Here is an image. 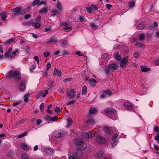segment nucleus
<instances>
[{
	"label": "nucleus",
	"instance_id": "nucleus-1",
	"mask_svg": "<svg viewBox=\"0 0 159 159\" xmlns=\"http://www.w3.org/2000/svg\"><path fill=\"white\" fill-rule=\"evenodd\" d=\"M7 77L9 78H13L16 81L20 80L21 77L20 74L15 70H10Z\"/></svg>",
	"mask_w": 159,
	"mask_h": 159
},
{
	"label": "nucleus",
	"instance_id": "nucleus-21",
	"mask_svg": "<svg viewBox=\"0 0 159 159\" xmlns=\"http://www.w3.org/2000/svg\"><path fill=\"white\" fill-rule=\"evenodd\" d=\"M1 18L2 20L5 21L6 20V13L5 12H2L0 14Z\"/></svg>",
	"mask_w": 159,
	"mask_h": 159
},
{
	"label": "nucleus",
	"instance_id": "nucleus-36",
	"mask_svg": "<svg viewBox=\"0 0 159 159\" xmlns=\"http://www.w3.org/2000/svg\"><path fill=\"white\" fill-rule=\"evenodd\" d=\"M36 67V65L35 63L33 64L31 66V68L30 69V70L31 73L33 72V70Z\"/></svg>",
	"mask_w": 159,
	"mask_h": 159
},
{
	"label": "nucleus",
	"instance_id": "nucleus-10",
	"mask_svg": "<svg viewBox=\"0 0 159 159\" xmlns=\"http://www.w3.org/2000/svg\"><path fill=\"white\" fill-rule=\"evenodd\" d=\"M118 136V134H115L112 137V140L114 142L113 143H111V144H113L112 146L113 147H114L116 145L118 142V140L117 139H116Z\"/></svg>",
	"mask_w": 159,
	"mask_h": 159
},
{
	"label": "nucleus",
	"instance_id": "nucleus-26",
	"mask_svg": "<svg viewBox=\"0 0 159 159\" xmlns=\"http://www.w3.org/2000/svg\"><path fill=\"white\" fill-rule=\"evenodd\" d=\"M48 8H42L39 10V13H46L48 11Z\"/></svg>",
	"mask_w": 159,
	"mask_h": 159
},
{
	"label": "nucleus",
	"instance_id": "nucleus-9",
	"mask_svg": "<svg viewBox=\"0 0 159 159\" xmlns=\"http://www.w3.org/2000/svg\"><path fill=\"white\" fill-rule=\"evenodd\" d=\"M12 50V48H10L9 49L8 51L6 52L5 54V56L6 58H9V57L11 58L13 56L12 55H11Z\"/></svg>",
	"mask_w": 159,
	"mask_h": 159
},
{
	"label": "nucleus",
	"instance_id": "nucleus-42",
	"mask_svg": "<svg viewBox=\"0 0 159 159\" xmlns=\"http://www.w3.org/2000/svg\"><path fill=\"white\" fill-rule=\"evenodd\" d=\"M135 46L139 47H143L144 46V45L140 43H137L135 44Z\"/></svg>",
	"mask_w": 159,
	"mask_h": 159
},
{
	"label": "nucleus",
	"instance_id": "nucleus-61",
	"mask_svg": "<svg viewBox=\"0 0 159 159\" xmlns=\"http://www.w3.org/2000/svg\"><path fill=\"white\" fill-rule=\"evenodd\" d=\"M72 79L71 78H66L64 80V82H66L67 81H70Z\"/></svg>",
	"mask_w": 159,
	"mask_h": 159
},
{
	"label": "nucleus",
	"instance_id": "nucleus-43",
	"mask_svg": "<svg viewBox=\"0 0 159 159\" xmlns=\"http://www.w3.org/2000/svg\"><path fill=\"white\" fill-rule=\"evenodd\" d=\"M145 38V34H141L139 36V39L140 41L143 40Z\"/></svg>",
	"mask_w": 159,
	"mask_h": 159
},
{
	"label": "nucleus",
	"instance_id": "nucleus-14",
	"mask_svg": "<svg viewBox=\"0 0 159 159\" xmlns=\"http://www.w3.org/2000/svg\"><path fill=\"white\" fill-rule=\"evenodd\" d=\"M113 56L116 61H119L121 60V57L119 54V52H115L113 54Z\"/></svg>",
	"mask_w": 159,
	"mask_h": 159
},
{
	"label": "nucleus",
	"instance_id": "nucleus-17",
	"mask_svg": "<svg viewBox=\"0 0 159 159\" xmlns=\"http://www.w3.org/2000/svg\"><path fill=\"white\" fill-rule=\"evenodd\" d=\"M125 108L127 109H130L132 107L131 104L128 102H126L124 103Z\"/></svg>",
	"mask_w": 159,
	"mask_h": 159
},
{
	"label": "nucleus",
	"instance_id": "nucleus-29",
	"mask_svg": "<svg viewBox=\"0 0 159 159\" xmlns=\"http://www.w3.org/2000/svg\"><path fill=\"white\" fill-rule=\"evenodd\" d=\"M30 93L25 94L24 96V101L25 102H27L28 101V97H30Z\"/></svg>",
	"mask_w": 159,
	"mask_h": 159
},
{
	"label": "nucleus",
	"instance_id": "nucleus-62",
	"mask_svg": "<svg viewBox=\"0 0 159 159\" xmlns=\"http://www.w3.org/2000/svg\"><path fill=\"white\" fill-rule=\"evenodd\" d=\"M90 25L93 27V29H97V26L95 25L93 23H91L90 24Z\"/></svg>",
	"mask_w": 159,
	"mask_h": 159
},
{
	"label": "nucleus",
	"instance_id": "nucleus-25",
	"mask_svg": "<svg viewBox=\"0 0 159 159\" xmlns=\"http://www.w3.org/2000/svg\"><path fill=\"white\" fill-rule=\"evenodd\" d=\"M87 89V87L86 86L84 85L83 87L82 91V95H84L86 94Z\"/></svg>",
	"mask_w": 159,
	"mask_h": 159
},
{
	"label": "nucleus",
	"instance_id": "nucleus-5",
	"mask_svg": "<svg viewBox=\"0 0 159 159\" xmlns=\"http://www.w3.org/2000/svg\"><path fill=\"white\" fill-rule=\"evenodd\" d=\"M129 57L127 56L121 60L120 63V66L122 68H125L126 66L128 64L129 62L128 61Z\"/></svg>",
	"mask_w": 159,
	"mask_h": 159
},
{
	"label": "nucleus",
	"instance_id": "nucleus-15",
	"mask_svg": "<svg viewBox=\"0 0 159 159\" xmlns=\"http://www.w3.org/2000/svg\"><path fill=\"white\" fill-rule=\"evenodd\" d=\"M96 82L97 81L95 79L91 78L90 79L88 83L91 86L94 87L95 86Z\"/></svg>",
	"mask_w": 159,
	"mask_h": 159
},
{
	"label": "nucleus",
	"instance_id": "nucleus-22",
	"mask_svg": "<svg viewBox=\"0 0 159 159\" xmlns=\"http://www.w3.org/2000/svg\"><path fill=\"white\" fill-rule=\"evenodd\" d=\"M45 152L48 155H51L52 154V149L50 148H46L45 149Z\"/></svg>",
	"mask_w": 159,
	"mask_h": 159
},
{
	"label": "nucleus",
	"instance_id": "nucleus-59",
	"mask_svg": "<svg viewBox=\"0 0 159 159\" xmlns=\"http://www.w3.org/2000/svg\"><path fill=\"white\" fill-rule=\"evenodd\" d=\"M154 139L157 141H159V133H157L156 136H155Z\"/></svg>",
	"mask_w": 159,
	"mask_h": 159
},
{
	"label": "nucleus",
	"instance_id": "nucleus-32",
	"mask_svg": "<svg viewBox=\"0 0 159 159\" xmlns=\"http://www.w3.org/2000/svg\"><path fill=\"white\" fill-rule=\"evenodd\" d=\"M28 134V131H25L24 133L19 135L17 137V138H21L25 136L26 135H27Z\"/></svg>",
	"mask_w": 159,
	"mask_h": 159
},
{
	"label": "nucleus",
	"instance_id": "nucleus-50",
	"mask_svg": "<svg viewBox=\"0 0 159 159\" xmlns=\"http://www.w3.org/2000/svg\"><path fill=\"white\" fill-rule=\"evenodd\" d=\"M133 56L135 58H137L139 57V54L138 52H136L133 54Z\"/></svg>",
	"mask_w": 159,
	"mask_h": 159
},
{
	"label": "nucleus",
	"instance_id": "nucleus-56",
	"mask_svg": "<svg viewBox=\"0 0 159 159\" xmlns=\"http://www.w3.org/2000/svg\"><path fill=\"white\" fill-rule=\"evenodd\" d=\"M135 3L134 2H130L129 3V6L130 7H134Z\"/></svg>",
	"mask_w": 159,
	"mask_h": 159
},
{
	"label": "nucleus",
	"instance_id": "nucleus-45",
	"mask_svg": "<svg viewBox=\"0 0 159 159\" xmlns=\"http://www.w3.org/2000/svg\"><path fill=\"white\" fill-rule=\"evenodd\" d=\"M34 27L36 28H39L41 27V24L39 22H35L34 24Z\"/></svg>",
	"mask_w": 159,
	"mask_h": 159
},
{
	"label": "nucleus",
	"instance_id": "nucleus-8",
	"mask_svg": "<svg viewBox=\"0 0 159 159\" xmlns=\"http://www.w3.org/2000/svg\"><path fill=\"white\" fill-rule=\"evenodd\" d=\"M96 141L98 143L103 144L105 142V139L103 137L98 135L96 137Z\"/></svg>",
	"mask_w": 159,
	"mask_h": 159
},
{
	"label": "nucleus",
	"instance_id": "nucleus-16",
	"mask_svg": "<svg viewBox=\"0 0 159 159\" xmlns=\"http://www.w3.org/2000/svg\"><path fill=\"white\" fill-rule=\"evenodd\" d=\"M26 87L25 81H21L20 84V90L24 91Z\"/></svg>",
	"mask_w": 159,
	"mask_h": 159
},
{
	"label": "nucleus",
	"instance_id": "nucleus-2",
	"mask_svg": "<svg viewBox=\"0 0 159 159\" xmlns=\"http://www.w3.org/2000/svg\"><path fill=\"white\" fill-rule=\"evenodd\" d=\"M117 69V65L114 63H112L109 65L107 68L105 69L104 71L107 75L111 72H113Z\"/></svg>",
	"mask_w": 159,
	"mask_h": 159
},
{
	"label": "nucleus",
	"instance_id": "nucleus-53",
	"mask_svg": "<svg viewBox=\"0 0 159 159\" xmlns=\"http://www.w3.org/2000/svg\"><path fill=\"white\" fill-rule=\"evenodd\" d=\"M22 101L20 100V101H17L16 102H15V103H14L13 104V106H16L18 104H19L21 103Z\"/></svg>",
	"mask_w": 159,
	"mask_h": 159
},
{
	"label": "nucleus",
	"instance_id": "nucleus-37",
	"mask_svg": "<svg viewBox=\"0 0 159 159\" xmlns=\"http://www.w3.org/2000/svg\"><path fill=\"white\" fill-rule=\"evenodd\" d=\"M141 68L142 69V71L143 72H147L148 70L149 69L146 67L145 66H141Z\"/></svg>",
	"mask_w": 159,
	"mask_h": 159
},
{
	"label": "nucleus",
	"instance_id": "nucleus-63",
	"mask_svg": "<svg viewBox=\"0 0 159 159\" xmlns=\"http://www.w3.org/2000/svg\"><path fill=\"white\" fill-rule=\"evenodd\" d=\"M55 111L56 112H59L60 111V109L58 107H56L55 109Z\"/></svg>",
	"mask_w": 159,
	"mask_h": 159
},
{
	"label": "nucleus",
	"instance_id": "nucleus-58",
	"mask_svg": "<svg viewBox=\"0 0 159 159\" xmlns=\"http://www.w3.org/2000/svg\"><path fill=\"white\" fill-rule=\"evenodd\" d=\"M23 122V120H21L18 121L16 123V125H19Z\"/></svg>",
	"mask_w": 159,
	"mask_h": 159
},
{
	"label": "nucleus",
	"instance_id": "nucleus-33",
	"mask_svg": "<svg viewBox=\"0 0 159 159\" xmlns=\"http://www.w3.org/2000/svg\"><path fill=\"white\" fill-rule=\"evenodd\" d=\"M61 43L63 45L66 46H69L70 45L68 44V40H62L61 41Z\"/></svg>",
	"mask_w": 159,
	"mask_h": 159
},
{
	"label": "nucleus",
	"instance_id": "nucleus-18",
	"mask_svg": "<svg viewBox=\"0 0 159 159\" xmlns=\"http://www.w3.org/2000/svg\"><path fill=\"white\" fill-rule=\"evenodd\" d=\"M54 74L55 75H58L60 77L61 75V72L60 70L54 68Z\"/></svg>",
	"mask_w": 159,
	"mask_h": 159
},
{
	"label": "nucleus",
	"instance_id": "nucleus-11",
	"mask_svg": "<svg viewBox=\"0 0 159 159\" xmlns=\"http://www.w3.org/2000/svg\"><path fill=\"white\" fill-rule=\"evenodd\" d=\"M67 97H69L70 98H74L75 96V90L74 89H72L70 91V93L66 92Z\"/></svg>",
	"mask_w": 159,
	"mask_h": 159
},
{
	"label": "nucleus",
	"instance_id": "nucleus-31",
	"mask_svg": "<svg viewBox=\"0 0 159 159\" xmlns=\"http://www.w3.org/2000/svg\"><path fill=\"white\" fill-rule=\"evenodd\" d=\"M21 148L24 150L28 151L29 150V149L27 145L26 144H23L21 145Z\"/></svg>",
	"mask_w": 159,
	"mask_h": 159
},
{
	"label": "nucleus",
	"instance_id": "nucleus-3",
	"mask_svg": "<svg viewBox=\"0 0 159 159\" xmlns=\"http://www.w3.org/2000/svg\"><path fill=\"white\" fill-rule=\"evenodd\" d=\"M22 7H16L11 10V11L14 12H16V15L19 16L20 15L24 14L25 13V10H22Z\"/></svg>",
	"mask_w": 159,
	"mask_h": 159
},
{
	"label": "nucleus",
	"instance_id": "nucleus-35",
	"mask_svg": "<svg viewBox=\"0 0 159 159\" xmlns=\"http://www.w3.org/2000/svg\"><path fill=\"white\" fill-rule=\"evenodd\" d=\"M88 138H91L95 135V134L94 132H89L88 133Z\"/></svg>",
	"mask_w": 159,
	"mask_h": 159
},
{
	"label": "nucleus",
	"instance_id": "nucleus-13",
	"mask_svg": "<svg viewBox=\"0 0 159 159\" xmlns=\"http://www.w3.org/2000/svg\"><path fill=\"white\" fill-rule=\"evenodd\" d=\"M54 136L56 138L61 137L64 136V133L59 131H56L54 133Z\"/></svg>",
	"mask_w": 159,
	"mask_h": 159
},
{
	"label": "nucleus",
	"instance_id": "nucleus-48",
	"mask_svg": "<svg viewBox=\"0 0 159 159\" xmlns=\"http://www.w3.org/2000/svg\"><path fill=\"white\" fill-rule=\"evenodd\" d=\"M43 55L45 57H47L50 55V53L49 52H45L43 53Z\"/></svg>",
	"mask_w": 159,
	"mask_h": 159
},
{
	"label": "nucleus",
	"instance_id": "nucleus-44",
	"mask_svg": "<svg viewBox=\"0 0 159 159\" xmlns=\"http://www.w3.org/2000/svg\"><path fill=\"white\" fill-rule=\"evenodd\" d=\"M39 0H35L33 2L32 5L33 6H35V5L39 4Z\"/></svg>",
	"mask_w": 159,
	"mask_h": 159
},
{
	"label": "nucleus",
	"instance_id": "nucleus-28",
	"mask_svg": "<svg viewBox=\"0 0 159 159\" xmlns=\"http://www.w3.org/2000/svg\"><path fill=\"white\" fill-rule=\"evenodd\" d=\"M48 91L47 90H46L45 91H43L41 92L40 93L41 96L44 97H46L47 94H48Z\"/></svg>",
	"mask_w": 159,
	"mask_h": 159
},
{
	"label": "nucleus",
	"instance_id": "nucleus-6",
	"mask_svg": "<svg viewBox=\"0 0 159 159\" xmlns=\"http://www.w3.org/2000/svg\"><path fill=\"white\" fill-rule=\"evenodd\" d=\"M76 146L77 147H79V148L82 150H85L86 147V145L82 139H80L78 141Z\"/></svg>",
	"mask_w": 159,
	"mask_h": 159
},
{
	"label": "nucleus",
	"instance_id": "nucleus-46",
	"mask_svg": "<svg viewBox=\"0 0 159 159\" xmlns=\"http://www.w3.org/2000/svg\"><path fill=\"white\" fill-rule=\"evenodd\" d=\"M86 10L87 12L89 13H91L92 8L90 7H86Z\"/></svg>",
	"mask_w": 159,
	"mask_h": 159
},
{
	"label": "nucleus",
	"instance_id": "nucleus-41",
	"mask_svg": "<svg viewBox=\"0 0 159 159\" xmlns=\"http://www.w3.org/2000/svg\"><path fill=\"white\" fill-rule=\"evenodd\" d=\"M44 119L45 120H47L48 122H49L50 121H51V120L50 119H51V117H50V116H45L44 117Z\"/></svg>",
	"mask_w": 159,
	"mask_h": 159
},
{
	"label": "nucleus",
	"instance_id": "nucleus-19",
	"mask_svg": "<svg viewBox=\"0 0 159 159\" xmlns=\"http://www.w3.org/2000/svg\"><path fill=\"white\" fill-rule=\"evenodd\" d=\"M104 153V152L102 150H100L99 151H98L96 155V158H101V157L102 156L103 154Z\"/></svg>",
	"mask_w": 159,
	"mask_h": 159
},
{
	"label": "nucleus",
	"instance_id": "nucleus-20",
	"mask_svg": "<svg viewBox=\"0 0 159 159\" xmlns=\"http://www.w3.org/2000/svg\"><path fill=\"white\" fill-rule=\"evenodd\" d=\"M51 13H52V15H51V16L52 17H54L56 15V14H59L60 12L58 10L55 9L54 10H52L51 11Z\"/></svg>",
	"mask_w": 159,
	"mask_h": 159
},
{
	"label": "nucleus",
	"instance_id": "nucleus-24",
	"mask_svg": "<svg viewBox=\"0 0 159 159\" xmlns=\"http://www.w3.org/2000/svg\"><path fill=\"white\" fill-rule=\"evenodd\" d=\"M114 110L111 108H108L106 109L104 111V112L105 113L109 114H112L114 113Z\"/></svg>",
	"mask_w": 159,
	"mask_h": 159
},
{
	"label": "nucleus",
	"instance_id": "nucleus-47",
	"mask_svg": "<svg viewBox=\"0 0 159 159\" xmlns=\"http://www.w3.org/2000/svg\"><path fill=\"white\" fill-rule=\"evenodd\" d=\"M103 92L106 94H107L109 95H110L111 94V91L110 90H107L105 91H103Z\"/></svg>",
	"mask_w": 159,
	"mask_h": 159
},
{
	"label": "nucleus",
	"instance_id": "nucleus-57",
	"mask_svg": "<svg viewBox=\"0 0 159 159\" xmlns=\"http://www.w3.org/2000/svg\"><path fill=\"white\" fill-rule=\"evenodd\" d=\"M42 122V120L40 119H37L36 120L37 125H39Z\"/></svg>",
	"mask_w": 159,
	"mask_h": 159
},
{
	"label": "nucleus",
	"instance_id": "nucleus-38",
	"mask_svg": "<svg viewBox=\"0 0 159 159\" xmlns=\"http://www.w3.org/2000/svg\"><path fill=\"white\" fill-rule=\"evenodd\" d=\"M64 29L66 32H69L72 29V27L71 26H68L64 28Z\"/></svg>",
	"mask_w": 159,
	"mask_h": 159
},
{
	"label": "nucleus",
	"instance_id": "nucleus-39",
	"mask_svg": "<svg viewBox=\"0 0 159 159\" xmlns=\"http://www.w3.org/2000/svg\"><path fill=\"white\" fill-rule=\"evenodd\" d=\"M57 42L58 40L57 39L55 38H52L49 40V42L50 43Z\"/></svg>",
	"mask_w": 159,
	"mask_h": 159
},
{
	"label": "nucleus",
	"instance_id": "nucleus-49",
	"mask_svg": "<svg viewBox=\"0 0 159 159\" xmlns=\"http://www.w3.org/2000/svg\"><path fill=\"white\" fill-rule=\"evenodd\" d=\"M154 130L156 132H159V126L157 125L155 126Z\"/></svg>",
	"mask_w": 159,
	"mask_h": 159
},
{
	"label": "nucleus",
	"instance_id": "nucleus-4",
	"mask_svg": "<svg viewBox=\"0 0 159 159\" xmlns=\"http://www.w3.org/2000/svg\"><path fill=\"white\" fill-rule=\"evenodd\" d=\"M82 149L80 148H77L75 149L73 152V154L76 157L80 158L82 157L83 155V152Z\"/></svg>",
	"mask_w": 159,
	"mask_h": 159
},
{
	"label": "nucleus",
	"instance_id": "nucleus-64",
	"mask_svg": "<svg viewBox=\"0 0 159 159\" xmlns=\"http://www.w3.org/2000/svg\"><path fill=\"white\" fill-rule=\"evenodd\" d=\"M112 7V5L110 4H107L106 5V7L108 10H110Z\"/></svg>",
	"mask_w": 159,
	"mask_h": 159
},
{
	"label": "nucleus",
	"instance_id": "nucleus-60",
	"mask_svg": "<svg viewBox=\"0 0 159 159\" xmlns=\"http://www.w3.org/2000/svg\"><path fill=\"white\" fill-rule=\"evenodd\" d=\"M44 103H42L40 106V108L42 111H43V110Z\"/></svg>",
	"mask_w": 159,
	"mask_h": 159
},
{
	"label": "nucleus",
	"instance_id": "nucleus-52",
	"mask_svg": "<svg viewBox=\"0 0 159 159\" xmlns=\"http://www.w3.org/2000/svg\"><path fill=\"white\" fill-rule=\"evenodd\" d=\"M47 3L46 2L44 1H40L39 0V5H40L42 4H46Z\"/></svg>",
	"mask_w": 159,
	"mask_h": 159
},
{
	"label": "nucleus",
	"instance_id": "nucleus-40",
	"mask_svg": "<svg viewBox=\"0 0 159 159\" xmlns=\"http://www.w3.org/2000/svg\"><path fill=\"white\" fill-rule=\"evenodd\" d=\"M57 8L60 10H62L61 5L60 3V2L58 1H57Z\"/></svg>",
	"mask_w": 159,
	"mask_h": 159
},
{
	"label": "nucleus",
	"instance_id": "nucleus-54",
	"mask_svg": "<svg viewBox=\"0 0 159 159\" xmlns=\"http://www.w3.org/2000/svg\"><path fill=\"white\" fill-rule=\"evenodd\" d=\"M82 136L84 138H88V133H83L82 134Z\"/></svg>",
	"mask_w": 159,
	"mask_h": 159
},
{
	"label": "nucleus",
	"instance_id": "nucleus-27",
	"mask_svg": "<svg viewBox=\"0 0 159 159\" xmlns=\"http://www.w3.org/2000/svg\"><path fill=\"white\" fill-rule=\"evenodd\" d=\"M89 111L90 114H95L97 112V110L96 108H91L89 109Z\"/></svg>",
	"mask_w": 159,
	"mask_h": 159
},
{
	"label": "nucleus",
	"instance_id": "nucleus-30",
	"mask_svg": "<svg viewBox=\"0 0 159 159\" xmlns=\"http://www.w3.org/2000/svg\"><path fill=\"white\" fill-rule=\"evenodd\" d=\"M14 38H12L7 40L4 43V44L5 45H7V44H10L11 43L14 42Z\"/></svg>",
	"mask_w": 159,
	"mask_h": 159
},
{
	"label": "nucleus",
	"instance_id": "nucleus-51",
	"mask_svg": "<svg viewBox=\"0 0 159 159\" xmlns=\"http://www.w3.org/2000/svg\"><path fill=\"white\" fill-rule=\"evenodd\" d=\"M58 119V118L57 116H55L53 117H51V119H50L51 121H57Z\"/></svg>",
	"mask_w": 159,
	"mask_h": 159
},
{
	"label": "nucleus",
	"instance_id": "nucleus-55",
	"mask_svg": "<svg viewBox=\"0 0 159 159\" xmlns=\"http://www.w3.org/2000/svg\"><path fill=\"white\" fill-rule=\"evenodd\" d=\"M76 102V100H74L72 101H70L69 102L67 103L68 105H70L71 104H73Z\"/></svg>",
	"mask_w": 159,
	"mask_h": 159
},
{
	"label": "nucleus",
	"instance_id": "nucleus-7",
	"mask_svg": "<svg viewBox=\"0 0 159 159\" xmlns=\"http://www.w3.org/2000/svg\"><path fill=\"white\" fill-rule=\"evenodd\" d=\"M103 130L105 133L108 135L111 134L113 132V128L111 127H105Z\"/></svg>",
	"mask_w": 159,
	"mask_h": 159
},
{
	"label": "nucleus",
	"instance_id": "nucleus-12",
	"mask_svg": "<svg viewBox=\"0 0 159 159\" xmlns=\"http://www.w3.org/2000/svg\"><path fill=\"white\" fill-rule=\"evenodd\" d=\"M94 122V120L93 117L90 116H89L88 117V118L86 120V123L88 125H89L93 123Z\"/></svg>",
	"mask_w": 159,
	"mask_h": 159
},
{
	"label": "nucleus",
	"instance_id": "nucleus-23",
	"mask_svg": "<svg viewBox=\"0 0 159 159\" xmlns=\"http://www.w3.org/2000/svg\"><path fill=\"white\" fill-rule=\"evenodd\" d=\"M67 124L66 126V128L69 127L72 125V120L71 118H69L67 119Z\"/></svg>",
	"mask_w": 159,
	"mask_h": 159
},
{
	"label": "nucleus",
	"instance_id": "nucleus-34",
	"mask_svg": "<svg viewBox=\"0 0 159 159\" xmlns=\"http://www.w3.org/2000/svg\"><path fill=\"white\" fill-rule=\"evenodd\" d=\"M138 27L140 30H143L145 27V25L143 24V23L140 22L138 24Z\"/></svg>",
	"mask_w": 159,
	"mask_h": 159
}]
</instances>
